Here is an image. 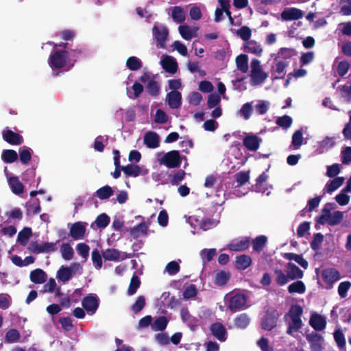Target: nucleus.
Here are the masks:
<instances>
[{"mask_svg": "<svg viewBox=\"0 0 351 351\" xmlns=\"http://www.w3.org/2000/svg\"><path fill=\"white\" fill-rule=\"evenodd\" d=\"M59 47L57 45L54 46L48 60V63L56 75L69 70L75 61L69 51L66 49V44L60 45Z\"/></svg>", "mask_w": 351, "mask_h": 351, "instance_id": "obj_1", "label": "nucleus"}, {"mask_svg": "<svg viewBox=\"0 0 351 351\" xmlns=\"http://www.w3.org/2000/svg\"><path fill=\"white\" fill-rule=\"evenodd\" d=\"M335 208V204L328 203L322 208L320 215L317 218V222L322 224L328 223L335 226L341 223L344 213L341 211L331 212Z\"/></svg>", "mask_w": 351, "mask_h": 351, "instance_id": "obj_2", "label": "nucleus"}, {"mask_svg": "<svg viewBox=\"0 0 351 351\" xmlns=\"http://www.w3.org/2000/svg\"><path fill=\"white\" fill-rule=\"evenodd\" d=\"M250 84L253 86L263 84L268 77V73L265 72L259 60L253 58L250 65Z\"/></svg>", "mask_w": 351, "mask_h": 351, "instance_id": "obj_3", "label": "nucleus"}, {"mask_svg": "<svg viewBox=\"0 0 351 351\" xmlns=\"http://www.w3.org/2000/svg\"><path fill=\"white\" fill-rule=\"evenodd\" d=\"M303 313V309L298 305L291 306L289 313L287 315L288 329L287 333L293 335V333L297 332L302 326V321L301 316Z\"/></svg>", "mask_w": 351, "mask_h": 351, "instance_id": "obj_4", "label": "nucleus"}, {"mask_svg": "<svg viewBox=\"0 0 351 351\" xmlns=\"http://www.w3.org/2000/svg\"><path fill=\"white\" fill-rule=\"evenodd\" d=\"M156 156L158 162L168 168L178 167L181 164L180 154L178 151H171L166 154L158 152Z\"/></svg>", "mask_w": 351, "mask_h": 351, "instance_id": "obj_5", "label": "nucleus"}, {"mask_svg": "<svg viewBox=\"0 0 351 351\" xmlns=\"http://www.w3.org/2000/svg\"><path fill=\"white\" fill-rule=\"evenodd\" d=\"M224 300L228 308L232 312H236L245 306L247 299L243 293L232 292L227 294Z\"/></svg>", "mask_w": 351, "mask_h": 351, "instance_id": "obj_6", "label": "nucleus"}, {"mask_svg": "<svg viewBox=\"0 0 351 351\" xmlns=\"http://www.w3.org/2000/svg\"><path fill=\"white\" fill-rule=\"evenodd\" d=\"M153 36L157 46L160 48H165V43L168 36L167 27L156 23L153 27Z\"/></svg>", "mask_w": 351, "mask_h": 351, "instance_id": "obj_7", "label": "nucleus"}, {"mask_svg": "<svg viewBox=\"0 0 351 351\" xmlns=\"http://www.w3.org/2000/svg\"><path fill=\"white\" fill-rule=\"evenodd\" d=\"M4 171L11 191L15 195L21 194L24 191V186L19 180V178L8 172L6 167Z\"/></svg>", "mask_w": 351, "mask_h": 351, "instance_id": "obj_8", "label": "nucleus"}, {"mask_svg": "<svg viewBox=\"0 0 351 351\" xmlns=\"http://www.w3.org/2000/svg\"><path fill=\"white\" fill-rule=\"evenodd\" d=\"M262 142V138L257 134L252 133L246 134L243 139V143L245 147L251 152H255L258 149Z\"/></svg>", "mask_w": 351, "mask_h": 351, "instance_id": "obj_9", "label": "nucleus"}, {"mask_svg": "<svg viewBox=\"0 0 351 351\" xmlns=\"http://www.w3.org/2000/svg\"><path fill=\"white\" fill-rule=\"evenodd\" d=\"M189 222L192 224H194L195 226H198L200 229L203 230H207L215 227L219 223V220L217 219H198L195 216L191 217L189 218Z\"/></svg>", "mask_w": 351, "mask_h": 351, "instance_id": "obj_10", "label": "nucleus"}, {"mask_svg": "<svg viewBox=\"0 0 351 351\" xmlns=\"http://www.w3.org/2000/svg\"><path fill=\"white\" fill-rule=\"evenodd\" d=\"M306 339L310 343L311 351H323L324 341L321 335L312 332L306 336Z\"/></svg>", "mask_w": 351, "mask_h": 351, "instance_id": "obj_11", "label": "nucleus"}, {"mask_svg": "<svg viewBox=\"0 0 351 351\" xmlns=\"http://www.w3.org/2000/svg\"><path fill=\"white\" fill-rule=\"evenodd\" d=\"M82 304L88 314L93 315L99 306L98 298L94 294H90L84 298Z\"/></svg>", "mask_w": 351, "mask_h": 351, "instance_id": "obj_12", "label": "nucleus"}, {"mask_svg": "<svg viewBox=\"0 0 351 351\" xmlns=\"http://www.w3.org/2000/svg\"><path fill=\"white\" fill-rule=\"evenodd\" d=\"M160 64L163 69L169 73L173 74L177 71V62L176 59L171 56L162 55L160 60Z\"/></svg>", "mask_w": 351, "mask_h": 351, "instance_id": "obj_13", "label": "nucleus"}, {"mask_svg": "<svg viewBox=\"0 0 351 351\" xmlns=\"http://www.w3.org/2000/svg\"><path fill=\"white\" fill-rule=\"evenodd\" d=\"M309 324L315 330L321 331L326 328V319L324 316L313 312L311 315Z\"/></svg>", "mask_w": 351, "mask_h": 351, "instance_id": "obj_14", "label": "nucleus"}, {"mask_svg": "<svg viewBox=\"0 0 351 351\" xmlns=\"http://www.w3.org/2000/svg\"><path fill=\"white\" fill-rule=\"evenodd\" d=\"M250 245V239L242 237L232 240L225 248L231 251H243Z\"/></svg>", "mask_w": 351, "mask_h": 351, "instance_id": "obj_15", "label": "nucleus"}, {"mask_svg": "<svg viewBox=\"0 0 351 351\" xmlns=\"http://www.w3.org/2000/svg\"><path fill=\"white\" fill-rule=\"evenodd\" d=\"M268 62H271V73L273 75L275 73L284 75L285 73L286 68L289 64V61L280 60L279 58H274V60H270L269 58Z\"/></svg>", "mask_w": 351, "mask_h": 351, "instance_id": "obj_16", "label": "nucleus"}, {"mask_svg": "<svg viewBox=\"0 0 351 351\" xmlns=\"http://www.w3.org/2000/svg\"><path fill=\"white\" fill-rule=\"evenodd\" d=\"M324 281L328 285L327 288H330L332 285L340 279V274L335 269H326L322 272Z\"/></svg>", "mask_w": 351, "mask_h": 351, "instance_id": "obj_17", "label": "nucleus"}, {"mask_svg": "<svg viewBox=\"0 0 351 351\" xmlns=\"http://www.w3.org/2000/svg\"><path fill=\"white\" fill-rule=\"evenodd\" d=\"M178 31L182 38L189 40L197 36L198 27L195 26L191 27L187 25H182L178 27Z\"/></svg>", "mask_w": 351, "mask_h": 351, "instance_id": "obj_18", "label": "nucleus"}, {"mask_svg": "<svg viewBox=\"0 0 351 351\" xmlns=\"http://www.w3.org/2000/svg\"><path fill=\"white\" fill-rule=\"evenodd\" d=\"M2 134L3 139L10 144L20 145L23 142V137L21 135L8 128L3 131Z\"/></svg>", "mask_w": 351, "mask_h": 351, "instance_id": "obj_19", "label": "nucleus"}, {"mask_svg": "<svg viewBox=\"0 0 351 351\" xmlns=\"http://www.w3.org/2000/svg\"><path fill=\"white\" fill-rule=\"evenodd\" d=\"M166 101L171 108H178L182 104V95L178 91H171L167 93Z\"/></svg>", "mask_w": 351, "mask_h": 351, "instance_id": "obj_20", "label": "nucleus"}, {"mask_svg": "<svg viewBox=\"0 0 351 351\" xmlns=\"http://www.w3.org/2000/svg\"><path fill=\"white\" fill-rule=\"evenodd\" d=\"M302 17V12L295 8H286L281 14L284 21L297 20Z\"/></svg>", "mask_w": 351, "mask_h": 351, "instance_id": "obj_21", "label": "nucleus"}, {"mask_svg": "<svg viewBox=\"0 0 351 351\" xmlns=\"http://www.w3.org/2000/svg\"><path fill=\"white\" fill-rule=\"evenodd\" d=\"M102 256L106 261H119L126 258L125 253H121L115 249H108L103 252Z\"/></svg>", "mask_w": 351, "mask_h": 351, "instance_id": "obj_22", "label": "nucleus"}, {"mask_svg": "<svg viewBox=\"0 0 351 351\" xmlns=\"http://www.w3.org/2000/svg\"><path fill=\"white\" fill-rule=\"evenodd\" d=\"M86 231V224L82 222H76L71 228V236L75 239H82Z\"/></svg>", "mask_w": 351, "mask_h": 351, "instance_id": "obj_23", "label": "nucleus"}, {"mask_svg": "<svg viewBox=\"0 0 351 351\" xmlns=\"http://www.w3.org/2000/svg\"><path fill=\"white\" fill-rule=\"evenodd\" d=\"M212 334L220 341H224L227 337L226 328L221 323H215L210 327Z\"/></svg>", "mask_w": 351, "mask_h": 351, "instance_id": "obj_24", "label": "nucleus"}, {"mask_svg": "<svg viewBox=\"0 0 351 351\" xmlns=\"http://www.w3.org/2000/svg\"><path fill=\"white\" fill-rule=\"evenodd\" d=\"M245 49L247 52L254 54L257 56H261L263 53V47L259 43L254 40H248L244 45Z\"/></svg>", "mask_w": 351, "mask_h": 351, "instance_id": "obj_25", "label": "nucleus"}, {"mask_svg": "<svg viewBox=\"0 0 351 351\" xmlns=\"http://www.w3.org/2000/svg\"><path fill=\"white\" fill-rule=\"evenodd\" d=\"M295 51L289 48H281L276 53H272L270 54V60L274 58H279L280 60H287L290 59L295 55Z\"/></svg>", "mask_w": 351, "mask_h": 351, "instance_id": "obj_26", "label": "nucleus"}, {"mask_svg": "<svg viewBox=\"0 0 351 351\" xmlns=\"http://www.w3.org/2000/svg\"><path fill=\"white\" fill-rule=\"evenodd\" d=\"M144 143L151 149L157 148L159 146V137L154 132H147L144 136Z\"/></svg>", "mask_w": 351, "mask_h": 351, "instance_id": "obj_27", "label": "nucleus"}, {"mask_svg": "<svg viewBox=\"0 0 351 351\" xmlns=\"http://www.w3.org/2000/svg\"><path fill=\"white\" fill-rule=\"evenodd\" d=\"M286 273L290 280L302 278L303 277V271L293 263H289L287 265Z\"/></svg>", "mask_w": 351, "mask_h": 351, "instance_id": "obj_28", "label": "nucleus"}, {"mask_svg": "<svg viewBox=\"0 0 351 351\" xmlns=\"http://www.w3.org/2000/svg\"><path fill=\"white\" fill-rule=\"evenodd\" d=\"M148 226L145 223H140L138 226L130 230V234L134 239H137L142 236L146 235Z\"/></svg>", "mask_w": 351, "mask_h": 351, "instance_id": "obj_29", "label": "nucleus"}, {"mask_svg": "<svg viewBox=\"0 0 351 351\" xmlns=\"http://www.w3.org/2000/svg\"><path fill=\"white\" fill-rule=\"evenodd\" d=\"M343 182L344 178L343 177H337L326 183L324 187V190L327 193H331L339 189L343 184Z\"/></svg>", "mask_w": 351, "mask_h": 351, "instance_id": "obj_30", "label": "nucleus"}, {"mask_svg": "<svg viewBox=\"0 0 351 351\" xmlns=\"http://www.w3.org/2000/svg\"><path fill=\"white\" fill-rule=\"evenodd\" d=\"M125 174L128 176L137 177L141 174H146L147 172H142L141 167L138 165H128L121 167Z\"/></svg>", "mask_w": 351, "mask_h": 351, "instance_id": "obj_31", "label": "nucleus"}, {"mask_svg": "<svg viewBox=\"0 0 351 351\" xmlns=\"http://www.w3.org/2000/svg\"><path fill=\"white\" fill-rule=\"evenodd\" d=\"M47 278L45 272L41 269H36L30 273V280L37 284L43 283Z\"/></svg>", "mask_w": 351, "mask_h": 351, "instance_id": "obj_32", "label": "nucleus"}, {"mask_svg": "<svg viewBox=\"0 0 351 351\" xmlns=\"http://www.w3.org/2000/svg\"><path fill=\"white\" fill-rule=\"evenodd\" d=\"M171 16L176 23H181L186 19V13L182 7L175 6L172 9Z\"/></svg>", "mask_w": 351, "mask_h": 351, "instance_id": "obj_33", "label": "nucleus"}, {"mask_svg": "<svg viewBox=\"0 0 351 351\" xmlns=\"http://www.w3.org/2000/svg\"><path fill=\"white\" fill-rule=\"evenodd\" d=\"M250 322V319L245 313L240 314L234 319V326L237 328L244 329Z\"/></svg>", "mask_w": 351, "mask_h": 351, "instance_id": "obj_34", "label": "nucleus"}, {"mask_svg": "<svg viewBox=\"0 0 351 351\" xmlns=\"http://www.w3.org/2000/svg\"><path fill=\"white\" fill-rule=\"evenodd\" d=\"M236 64L238 70L242 73H246L248 70V57L245 54H241L236 58Z\"/></svg>", "mask_w": 351, "mask_h": 351, "instance_id": "obj_35", "label": "nucleus"}, {"mask_svg": "<svg viewBox=\"0 0 351 351\" xmlns=\"http://www.w3.org/2000/svg\"><path fill=\"white\" fill-rule=\"evenodd\" d=\"M230 274L226 271H217L215 275V282L219 286L226 285L229 280Z\"/></svg>", "mask_w": 351, "mask_h": 351, "instance_id": "obj_36", "label": "nucleus"}, {"mask_svg": "<svg viewBox=\"0 0 351 351\" xmlns=\"http://www.w3.org/2000/svg\"><path fill=\"white\" fill-rule=\"evenodd\" d=\"M110 219L106 213L100 214L94 223H92L91 227L94 228L96 226L99 228H105L109 224Z\"/></svg>", "mask_w": 351, "mask_h": 351, "instance_id": "obj_37", "label": "nucleus"}, {"mask_svg": "<svg viewBox=\"0 0 351 351\" xmlns=\"http://www.w3.org/2000/svg\"><path fill=\"white\" fill-rule=\"evenodd\" d=\"M274 278L278 285L283 286L290 281L287 274L281 269H276L274 270Z\"/></svg>", "mask_w": 351, "mask_h": 351, "instance_id": "obj_38", "label": "nucleus"}, {"mask_svg": "<svg viewBox=\"0 0 351 351\" xmlns=\"http://www.w3.org/2000/svg\"><path fill=\"white\" fill-rule=\"evenodd\" d=\"M253 111L252 103L244 104L237 112V115L243 117L245 120L250 119Z\"/></svg>", "mask_w": 351, "mask_h": 351, "instance_id": "obj_39", "label": "nucleus"}, {"mask_svg": "<svg viewBox=\"0 0 351 351\" xmlns=\"http://www.w3.org/2000/svg\"><path fill=\"white\" fill-rule=\"evenodd\" d=\"M252 263L251 258L247 255H241L236 258V267L240 269L247 268Z\"/></svg>", "mask_w": 351, "mask_h": 351, "instance_id": "obj_40", "label": "nucleus"}, {"mask_svg": "<svg viewBox=\"0 0 351 351\" xmlns=\"http://www.w3.org/2000/svg\"><path fill=\"white\" fill-rule=\"evenodd\" d=\"M72 274L68 267L62 266L58 271L56 277L62 282H68L72 277Z\"/></svg>", "mask_w": 351, "mask_h": 351, "instance_id": "obj_41", "label": "nucleus"}, {"mask_svg": "<svg viewBox=\"0 0 351 351\" xmlns=\"http://www.w3.org/2000/svg\"><path fill=\"white\" fill-rule=\"evenodd\" d=\"M143 86L138 82H135L131 88H127V94L130 98L136 99L142 93Z\"/></svg>", "mask_w": 351, "mask_h": 351, "instance_id": "obj_42", "label": "nucleus"}, {"mask_svg": "<svg viewBox=\"0 0 351 351\" xmlns=\"http://www.w3.org/2000/svg\"><path fill=\"white\" fill-rule=\"evenodd\" d=\"M18 158L16 152L12 149H5L2 152L1 159L7 163L15 162Z\"/></svg>", "mask_w": 351, "mask_h": 351, "instance_id": "obj_43", "label": "nucleus"}, {"mask_svg": "<svg viewBox=\"0 0 351 351\" xmlns=\"http://www.w3.org/2000/svg\"><path fill=\"white\" fill-rule=\"evenodd\" d=\"M167 323L168 320L165 317H159L152 324V328L154 331L163 330L166 328Z\"/></svg>", "mask_w": 351, "mask_h": 351, "instance_id": "obj_44", "label": "nucleus"}, {"mask_svg": "<svg viewBox=\"0 0 351 351\" xmlns=\"http://www.w3.org/2000/svg\"><path fill=\"white\" fill-rule=\"evenodd\" d=\"M288 291L290 293L303 294L306 291V287L302 281L293 282L288 287Z\"/></svg>", "mask_w": 351, "mask_h": 351, "instance_id": "obj_45", "label": "nucleus"}, {"mask_svg": "<svg viewBox=\"0 0 351 351\" xmlns=\"http://www.w3.org/2000/svg\"><path fill=\"white\" fill-rule=\"evenodd\" d=\"M142 66V61L136 56H131L126 61V66L132 71L138 70Z\"/></svg>", "mask_w": 351, "mask_h": 351, "instance_id": "obj_46", "label": "nucleus"}, {"mask_svg": "<svg viewBox=\"0 0 351 351\" xmlns=\"http://www.w3.org/2000/svg\"><path fill=\"white\" fill-rule=\"evenodd\" d=\"M97 197L100 199H106L113 195V190L110 186L101 187L96 191Z\"/></svg>", "mask_w": 351, "mask_h": 351, "instance_id": "obj_47", "label": "nucleus"}, {"mask_svg": "<svg viewBox=\"0 0 351 351\" xmlns=\"http://www.w3.org/2000/svg\"><path fill=\"white\" fill-rule=\"evenodd\" d=\"M267 241V238L264 235L257 237L252 241L253 249L254 251L260 252L265 247Z\"/></svg>", "mask_w": 351, "mask_h": 351, "instance_id": "obj_48", "label": "nucleus"}, {"mask_svg": "<svg viewBox=\"0 0 351 351\" xmlns=\"http://www.w3.org/2000/svg\"><path fill=\"white\" fill-rule=\"evenodd\" d=\"M180 261H171L169 262L165 268V273H167L169 276H174L180 271Z\"/></svg>", "mask_w": 351, "mask_h": 351, "instance_id": "obj_49", "label": "nucleus"}, {"mask_svg": "<svg viewBox=\"0 0 351 351\" xmlns=\"http://www.w3.org/2000/svg\"><path fill=\"white\" fill-rule=\"evenodd\" d=\"M268 178V176L263 173L258 176L256 180V184L255 185V191L257 192H261L265 193L267 191V189L265 188L263 184L267 181Z\"/></svg>", "mask_w": 351, "mask_h": 351, "instance_id": "obj_50", "label": "nucleus"}, {"mask_svg": "<svg viewBox=\"0 0 351 351\" xmlns=\"http://www.w3.org/2000/svg\"><path fill=\"white\" fill-rule=\"evenodd\" d=\"M62 256L64 260L69 261L73 256V250L69 243H64L60 248Z\"/></svg>", "mask_w": 351, "mask_h": 351, "instance_id": "obj_51", "label": "nucleus"}, {"mask_svg": "<svg viewBox=\"0 0 351 351\" xmlns=\"http://www.w3.org/2000/svg\"><path fill=\"white\" fill-rule=\"evenodd\" d=\"M339 6L340 14L343 16L351 15V0H340Z\"/></svg>", "mask_w": 351, "mask_h": 351, "instance_id": "obj_52", "label": "nucleus"}, {"mask_svg": "<svg viewBox=\"0 0 351 351\" xmlns=\"http://www.w3.org/2000/svg\"><path fill=\"white\" fill-rule=\"evenodd\" d=\"M270 103L265 100H258L255 105V110L258 114H265L269 108Z\"/></svg>", "mask_w": 351, "mask_h": 351, "instance_id": "obj_53", "label": "nucleus"}, {"mask_svg": "<svg viewBox=\"0 0 351 351\" xmlns=\"http://www.w3.org/2000/svg\"><path fill=\"white\" fill-rule=\"evenodd\" d=\"M32 235V230L29 228H25L18 234V240L21 245H25L27 243L29 238Z\"/></svg>", "mask_w": 351, "mask_h": 351, "instance_id": "obj_54", "label": "nucleus"}, {"mask_svg": "<svg viewBox=\"0 0 351 351\" xmlns=\"http://www.w3.org/2000/svg\"><path fill=\"white\" fill-rule=\"evenodd\" d=\"M334 339L340 349H343L346 346V339L343 333L340 329L336 330L333 333Z\"/></svg>", "mask_w": 351, "mask_h": 351, "instance_id": "obj_55", "label": "nucleus"}, {"mask_svg": "<svg viewBox=\"0 0 351 351\" xmlns=\"http://www.w3.org/2000/svg\"><path fill=\"white\" fill-rule=\"evenodd\" d=\"M91 259L95 269H100L102 267V258L97 250H94L92 252Z\"/></svg>", "mask_w": 351, "mask_h": 351, "instance_id": "obj_56", "label": "nucleus"}, {"mask_svg": "<svg viewBox=\"0 0 351 351\" xmlns=\"http://www.w3.org/2000/svg\"><path fill=\"white\" fill-rule=\"evenodd\" d=\"M287 258L290 260L295 261L304 269H306L308 267V262L304 258H303L300 255L290 253L287 254Z\"/></svg>", "mask_w": 351, "mask_h": 351, "instance_id": "obj_57", "label": "nucleus"}, {"mask_svg": "<svg viewBox=\"0 0 351 351\" xmlns=\"http://www.w3.org/2000/svg\"><path fill=\"white\" fill-rule=\"evenodd\" d=\"M20 160L23 163H27L31 160V149L27 147H23L19 149Z\"/></svg>", "mask_w": 351, "mask_h": 351, "instance_id": "obj_58", "label": "nucleus"}, {"mask_svg": "<svg viewBox=\"0 0 351 351\" xmlns=\"http://www.w3.org/2000/svg\"><path fill=\"white\" fill-rule=\"evenodd\" d=\"M276 124L285 129L289 128L292 123V119L287 115L278 117L276 121Z\"/></svg>", "mask_w": 351, "mask_h": 351, "instance_id": "obj_59", "label": "nucleus"}, {"mask_svg": "<svg viewBox=\"0 0 351 351\" xmlns=\"http://www.w3.org/2000/svg\"><path fill=\"white\" fill-rule=\"evenodd\" d=\"M216 254V250L213 248V249H204L203 250L201 251L200 252V256L202 258V259L203 260V261H206V262H209L215 256Z\"/></svg>", "mask_w": 351, "mask_h": 351, "instance_id": "obj_60", "label": "nucleus"}, {"mask_svg": "<svg viewBox=\"0 0 351 351\" xmlns=\"http://www.w3.org/2000/svg\"><path fill=\"white\" fill-rule=\"evenodd\" d=\"M197 295V289L194 285L186 286L183 291V297L184 299H190Z\"/></svg>", "mask_w": 351, "mask_h": 351, "instance_id": "obj_61", "label": "nucleus"}, {"mask_svg": "<svg viewBox=\"0 0 351 351\" xmlns=\"http://www.w3.org/2000/svg\"><path fill=\"white\" fill-rule=\"evenodd\" d=\"M303 143V136L300 130L294 132L292 136V145L296 149L299 148Z\"/></svg>", "mask_w": 351, "mask_h": 351, "instance_id": "obj_62", "label": "nucleus"}, {"mask_svg": "<svg viewBox=\"0 0 351 351\" xmlns=\"http://www.w3.org/2000/svg\"><path fill=\"white\" fill-rule=\"evenodd\" d=\"M147 88L150 95L156 96L159 93L160 86L156 80H149Z\"/></svg>", "mask_w": 351, "mask_h": 351, "instance_id": "obj_63", "label": "nucleus"}, {"mask_svg": "<svg viewBox=\"0 0 351 351\" xmlns=\"http://www.w3.org/2000/svg\"><path fill=\"white\" fill-rule=\"evenodd\" d=\"M341 162L343 164H348L351 162V147H346L341 152Z\"/></svg>", "mask_w": 351, "mask_h": 351, "instance_id": "obj_64", "label": "nucleus"}]
</instances>
